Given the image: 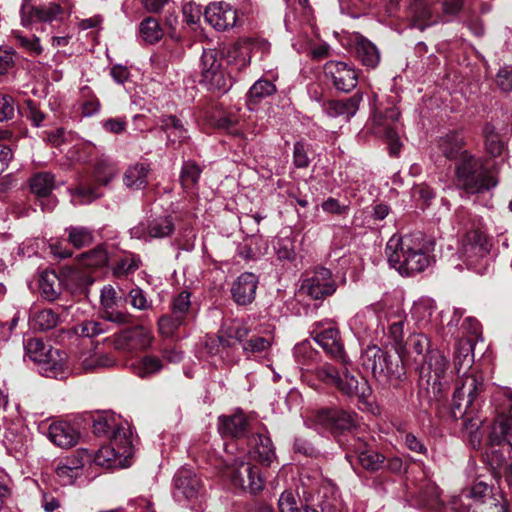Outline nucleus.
<instances>
[{
  "mask_svg": "<svg viewBox=\"0 0 512 512\" xmlns=\"http://www.w3.org/2000/svg\"><path fill=\"white\" fill-rule=\"evenodd\" d=\"M313 333L315 334L314 340L324 351L343 365L340 370L328 363L321 365L316 369L318 379L335 386L341 393L349 397L365 398L370 393V388L366 380L349 370L348 366L351 362L345 354L339 331L330 326L320 332L313 331Z\"/></svg>",
  "mask_w": 512,
  "mask_h": 512,
  "instance_id": "nucleus-1",
  "label": "nucleus"
},
{
  "mask_svg": "<svg viewBox=\"0 0 512 512\" xmlns=\"http://www.w3.org/2000/svg\"><path fill=\"white\" fill-rule=\"evenodd\" d=\"M385 254L389 265L405 276L420 273L431 263L421 235H393L386 244Z\"/></svg>",
  "mask_w": 512,
  "mask_h": 512,
  "instance_id": "nucleus-2",
  "label": "nucleus"
},
{
  "mask_svg": "<svg viewBox=\"0 0 512 512\" xmlns=\"http://www.w3.org/2000/svg\"><path fill=\"white\" fill-rule=\"evenodd\" d=\"M455 175L457 187L470 194L482 193L498 183L485 161L471 153H464L456 162Z\"/></svg>",
  "mask_w": 512,
  "mask_h": 512,
  "instance_id": "nucleus-3",
  "label": "nucleus"
},
{
  "mask_svg": "<svg viewBox=\"0 0 512 512\" xmlns=\"http://www.w3.org/2000/svg\"><path fill=\"white\" fill-rule=\"evenodd\" d=\"M26 355L40 366L47 377L58 378L67 369V355L64 351L53 348L41 339L33 338L25 343Z\"/></svg>",
  "mask_w": 512,
  "mask_h": 512,
  "instance_id": "nucleus-4",
  "label": "nucleus"
},
{
  "mask_svg": "<svg viewBox=\"0 0 512 512\" xmlns=\"http://www.w3.org/2000/svg\"><path fill=\"white\" fill-rule=\"evenodd\" d=\"M200 82L210 91L226 93L231 88L228 78L222 67L220 53L214 49L204 50L200 62Z\"/></svg>",
  "mask_w": 512,
  "mask_h": 512,
  "instance_id": "nucleus-5",
  "label": "nucleus"
},
{
  "mask_svg": "<svg viewBox=\"0 0 512 512\" xmlns=\"http://www.w3.org/2000/svg\"><path fill=\"white\" fill-rule=\"evenodd\" d=\"M226 477L231 485L242 491L257 493L264 488V478L259 467L236 458L227 466Z\"/></svg>",
  "mask_w": 512,
  "mask_h": 512,
  "instance_id": "nucleus-6",
  "label": "nucleus"
},
{
  "mask_svg": "<svg viewBox=\"0 0 512 512\" xmlns=\"http://www.w3.org/2000/svg\"><path fill=\"white\" fill-rule=\"evenodd\" d=\"M483 391V379L474 374H464L453 393L451 413L454 418L463 417L467 409L474 404L477 396Z\"/></svg>",
  "mask_w": 512,
  "mask_h": 512,
  "instance_id": "nucleus-7",
  "label": "nucleus"
},
{
  "mask_svg": "<svg viewBox=\"0 0 512 512\" xmlns=\"http://www.w3.org/2000/svg\"><path fill=\"white\" fill-rule=\"evenodd\" d=\"M316 429L333 434L348 431L356 425V414L338 408H322L311 419Z\"/></svg>",
  "mask_w": 512,
  "mask_h": 512,
  "instance_id": "nucleus-8",
  "label": "nucleus"
},
{
  "mask_svg": "<svg viewBox=\"0 0 512 512\" xmlns=\"http://www.w3.org/2000/svg\"><path fill=\"white\" fill-rule=\"evenodd\" d=\"M400 112L396 106L387 107L384 111H377L374 115L376 132L385 136L391 155H397L400 151L399 141Z\"/></svg>",
  "mask_w": 512,
  "mask_h": 512,
  "instance_id": "nucleus-9",
  "label": "nucleus"
},
{
  "mask_svg": "<svg viewBox=\"0 0 512 512\" xmlns=\"http://www.w3.org/2000/svg\"><path fill=\"white\" fill-rule=\"evenodd\" d=\"M420 374L421 377H428V391L433 393L434 398L439 400L440 394L444 389V384L441 378L444 375L448 361L446 357L438 350H432L428 353L427 357L421 362Z\"/></svg>",
  "mask_w": 512,
  "mask_h": 512,
  "instance_id": "nucleus-10",
  "label": "nucleus"
},
{
  "mask_svg": "<svg viewBox=\"0 0 512 512\" xmlns=\"http://www.w3.org/2000/svg\"><path fill=\"white\" fill-rule=\"evenodd\" d=\"M173 495L179 502L196 501L204 494L202 479L189 468L179 469L174 476Z\"/></svg>",
  "mask_w": 512,
  "mask_h": 512,
  "instance_id": "nucleus-11",
  "label": "nucleus"
},
{
  "mask_svg": "<svg viewBox=\"0 0 512 512\" xmlns=\"http://www.w3.org/2000/svg\"><path fill=\"white\" fill-rule=\"evenodd\" d=\"M336 289L337 285L331 271L324 267L317 268L301 285V291L315 300L331 296Z\"/></svg>",
  "mask_w": 512,
  "mask_h": 512,
  "instance_id": "nucleus-12",
  "label": "nucleus"
},
{
  "mask_svg": "<svg viewBox=\"0 0 512 512\" xmlns=\"http://www.w3.org/2000/svg\"><path fill=\"white\" fill-rule=\"evenodd\" d=\"M153 339L150 330L143 326H135L115 334L113 345L117 350L134 352L149 348Z\"/></svg>",
  "mask_w": 512,
  "mask_h": 512,
  "instance_id": "nucleus-13",
  "label": "nucleus"
},
{
  "mask_svg": "<svg viewBox=\"0 0 512 512\" xmlns=\"http://www.w3.org/2000/svg\"><path fill=\"white\" fill-rule=\"evenodd\" d=\"M204 18L215 30L226 31L236 25L237 12L229 3L212 2L205 8Z\"/></svg>",
  "mask_w": 512,
  "mask_h": 512,
  "instance_id": "nucleus-14",
  "label": "nucleus"
},
{
  "mask_svg": "<svg viewBox=\"0 0 512 512\" xmlns=\"http://www.w3.org/2000/svg\"><path fill=\"white\" fill-rule=\"evenodd\" d=\"M324 73L339 91L349 92L357 85L358 75L355 69L342 61L327 62Z\"/></svg>",
  "mask_w": 512,
  "mask_h": 512,
  "instance_id": "nucleus-15",
  "label": "nucleus"
},
{
  "mask_svg": "<svg viewBox=\"0 0 512 512\" xmlns=\"http://www.w3.org/2000/svg\"><path fill=\"white\" fill-rule=\"evenodd\" d=\"M490 245L486 236L478 229L470 230L464 236L459 253L470 264L489 253Z\"/></svg>",
  "mask_w": 512,
  "mask_h": 512,
  "instance_id": "nucleus-16",
  "label": "nucleus"
},
{
  "mask_svg": "<svg viewBox=\"0 0 512 512\" xmlns=\"http://www.w3.org/2000/svg\"><path fill=\"white\" fill-rule=\"evenodd\" d=\"M174 231V224L169 217L154 219L149 224H139L131 228L130 233L133 238L152 239L164 238L170 236Z\"/></svg>",
  "mask_w": 512,
  "mask_h": 512,
  "instance_id": "nucleus-17",
  "label": "nucleus"
},
{
  "mask_svg": "<svg viewBox=\"0 0 512 512\" xmlns=\"http://www.w3.org/2000/svg\"><path fill=\"white\" fill-rule=\"evenodd\" d=\"M160 129L166 134L167 146L178 148L190 138L183 122L174 115H162L159 118Z\"/></svg>",
  "mask_w": 512,
  "mask_h": 512,
  "instance_id": "nucleus-18",
  "label": "nucleus"
},
{
  "mask_svg": "<svg viewBox=\"0 0 512 512\" xmlns=\"http://www.w3.org/2000/svg\"><path fill=\"white\" fill-rule=\"evenodd\" d=\"M506 406L508 414L502 413L492 426L489 435V441L492 445L506 443L512 447V393L508 395Z\"/></svg>",
  "mask_w": 512,
  "mask_h": 512,
  "instance_id": "nucleus-19",
  "label": "nucleus"
},
{
  "mask_svg": "<svg viewBox=\"0 0 512 512\" xmlns=\"http://www.w3.org/2000/svg\"><path fill=\"white\" fill-rule=\"evenodd\" d=\"M250 332L249 326L237 319L223 321L219 331L218 340L223 347H232L236 343H243Z\"/></svg>",
  "mask_w": 512,
  "mask_h": 512,
  "instance_id": "nucleus-20",
  "label": "nucleus"
},
{
  "mask_svg": "<svg viewBox=\"0 0 512 512\" xmlns=\"http://www.w3.org/2000/svg\"><path fill=\"white\" fill-rule=\"evenodd\" d=\"M47 436L56 446L70 448L77 444L80 434L70 423L56 421L49 425Z\"/></svg>",
  "mask_w": 512,
  "mask_h": 512,
  "instance_id": "nucleus-21",
  "label": "nucleus"
},
{
  "mask_svg": "<svg viewBox=\"0 0 512 512\" xmlns=\"http://www.w3.org/2000/svg\"><path fill=\"white\" fill-rule=\"evenodd\" d=\"M257 284L258 278L253 273L241 274L231 288L234 301L239 305L250 304L255 298Z\"/></svg>",
  "mask_w": 512,
  "mask_h": 512,
  "instance_id": "nucleus-22",
  "label": "nucleus"
},
{
  "mask_svg": "<svg viewBox=\"0 0 512 512\" xmlns=\"http://www.w3.org/2000/svg\"><path fill=\"white\" fill-rule=\"evenodd\" d=\"M466 142L463 134L459 131H451L441 136L437 140L439 152L449 160L459 161L464 153H469L464 149Z\"/></svg>",
  "mask_w": 512,
  "mask_h": 512,
  "instance_id": "nucleus-23",
  "label": "nucleus"
},
{
  "mask_svg": "<svg viewBox=\"0 0 512 512\" xmlns=\"http://www.w3.org/2000/svg\"><path fill=\"white\" fill-rule=\"evenodd\" d=\"M490 492V487L486 483L478 482L472 487L469 493L452 500V510L455 512H470V504H464L462 497L465 496L466 498H469L471 496L475 500L483 501L485 498H488V500L491 502V505L494 506V512H505V505L494 503V499H492L490 496Z\"/></svg>",
  "mask_w": 512,
  "mask_h": 512,
  "instance_id": "nucleus-24",
  "label": "nucleus"
},
{
  "mask_svg": "<svg viewBox=\"0 0 512 512\" xmlns=\"http://www.w3.org/2000/svg\"><path fill=\"white\" fill-rule=\"evenodd\" d=\"M248 443L251 446L250 456L269 466L275 458L274 447L270 437L263 433H256L249 438Z\"/></svg>",
  "mask_w": 512,
  "mask_h": 512,
  "instance_id": "nucleus-25",
  "label": "nucleus"
},
{
  "mask_svg": "<svg viewBox=\"0 0 512 512\" xmlns=\"http://www.w3.org/2000/svg\"><path fill=\"white\" fill-rule=\"evenodd\" d=\"M362 101V95L354 94L346 100H330L324 104V111L330 117L344 116L347 119L354 116Z\"/></svg>",
  "mask_w": 512,
  "mask_h": 512,
  "instance_id": "nucleus-26",
  "label": "nucleus"
},
{
  "mask_svg": "<svg viewBox=\"0 0 512 512\" xmlns=\"http://www.w3.org/2000/svg\"><path fill=\"white\" fill-rule=\"evenodd\" d=\"M354 457L359 465L369 472H375L384 467L385 457L377 451L368 448L363 442L356 444Z\"/></svg>",
  "mask_w": 512,
  "mask_h": 512,
  "instance_id": "nucleus-27",
  "label": "nucleus"
},
{
  "mask_svg": "<svg viewBox=\"0 0 512 512\" xmlns=\"http://www.w3.org/2000/svg\"><path fill=\"white\" fill-rule=\"evenodd\" d=\"M59 309L66 310L68 307L57 306L56 310L46 308L33 311L30 317L32 328L39 331H47L55 328L60 321Z\"/></svg>",
  "mask_w": 512,
  "mask_h": 512,
  "instance_id": "nucleus-28",
  "label": "nucleus"
},
{
  "mask_svg": "<svg viewBox=\"0 0 512 512\" xmlns=\"http://www.w3.org/2000/svg\"><path fill=\"white\" fill-rule=\"evenodd\" d=\"M219 431L224 436L240 438L248 431L249 423L242 413L220 417Z\"/></svg>",
  "mask_w": 512,
  "mask_h": 512,
  "instance_id": "nucleus-29",
  "label": "nucleus"
},
{
  "mask_svg": "<svg viewBox=\"0 0 512 512\" xmlns=\"http://www.w3.org/2000/svg\"><path fill=\"white\" fill-rule=\"evenodd\" d=\"M356 55L367 68H375L380 61V53L375 44L363 36L356 37Z\"/></svg>",
  "mask_w": 512,
  "mask_h": 512,
  "instance_id": "nucleus-30",
  "label": "nucleus"
},
{
  "mask_svg": "<svg viewBox=\"0 0 512 512\" xmlns=\"http://www.w3.org/2000/svg\"><path fill=\"white\" fill-rule=\"evenodd\" d=\"M475 343L472 338H461L455 347L454 367L459 374L461 370L470 369L474 360L473 347Z\"/></svg>",
  "mask_w": 512,
  "mask_h": 512,
  "instance_id": "nucleus-31",
  "label": "nucleus"
},
{
  "mask_svg": "<svg viewBox=\"0 0 512 512\" xmlns=\"http://www.w3.org/2000/svg\"><path fill=\"white\" fill-rule=\"evenodd\" d=\"M133 374L140 378H148L159 373L164 364L162 360L154 355H145L131 363Z\"/></svg>",
  "mask_w": 512,
  "mask_h": 512,
  "instance_id": "nucleus-32",
  "label": "nucleus"
},
{
  "mask_svg": "<svg viewBox=\"0 0 512 512\" xmlns=\"http://www.w3.org/2000/svg\"><path fill=\"white\" fill-rule=\"evenodd\" d=\"M132 432L128 423H115L111 431V443L119 449L121 456L128 457L131 455Z\"/></svg>",
  "mask_w": 512,
  "mask_h": 512,
  "instance_id": "nucleus-33",
  "label": "nucleus"
},
{
  "mask_svg": "<svg viewBox=\"0 0 512 512\" xmlns=\"http://www.w3.org/2000/svg\"><path fill=\"white\" fill-rule=\"evenodd\" d=\"M387 352L383 351L376 345H369L362 354V365L366 368L371 369L375 377L383 372L384 359L387 356Z\"/></svg>",
  "mask_w": 512,
  "mask_h": 512,
  "instance_id": "nucleus-34",
  "label": "nucleus"
},
{
  "mask_svg": "<svg viewBox=\"0 0 512 512\" xmlns=\"http://www.w3.org/2000/svg\"><path fill=\"white\" fill-rule=\"evenodd\" d=\"M150 168L148 164L137 163L129 167L124 174V184L131 189H142L147 185Z\"/></svg>",
  "mask_w": 512,
  "mask_h": 512,
  "instance_id": "nucleus-35",
  "label": "nucleus"
},
{
  "mask_svg": "<svg viewBox=\"0 0 512 512\" xmlns=\"http://www.w3.org/2000/svg\"><path fill=\"white\" fill-rule=\"evenodd\" d=\"M138 34L147 44H155L163 38L164 31L158 20L149 16L140 22Z\"/></svg>",
  "mask_w": 512,
  "mask_h": 512,
  "instance_id": "nucleus-36",
  "label": "nucleus"
},
{
  "mask_svg": "<svg viewBox=\"0 0 512 512\" xmlns=\"http://www.w3.org/2000/svg\"><path fill=\"white\" fill-rule=\"evenodd\" d=\"M41 295L48 301H54L58 298L61 286L60 280L54 271H44L39 278Z\"/></svg>",
  "mask_w": 512,
  "mask_h": 512,
  "instance_id": "nucleus-37",
  "label": "nucleus"
},
{
  "mask_svg": "<svg viewBox=\"0 0 512 512\" xmlns=\"http://www.w3.org/2000/svg\"><path fill=\"white\" fill-rule=\"evenodd\" d=\"M30 189L37 197H47L55 188V177L50 172H39L30 178Z\"/></svg>",
  "mask_w": 512,
  "mask_h": 512,
  "instance_id": "nucleus-38",
  "label": "nucleus"
},
{
  "mask_svg": "<svg viewBox=\"0 0 512 512\" xmlns=\"http://www.w3.org/2000/svg\"><path fill=\"white\" fill-rule=\"evenodd\" d=\"M67 241L76 249H81L94 242V233L84 226H69L65 229Z\"/></svg>",
  "mask_w": 512,
  "mask_h": 512,
  "instance_id": "nucleus-39",
  "label": "nucleus"
},
{
  "mask_svg": "<svg viewBox=\"0 0 512 512\" xmlns=\"http://www.w3.org/2000/svg\"><path fill=\"white\" fill-rule=\"evenodd\" d=\"M402 348L407 354L415 353L419 359L415 358L416 362H422L428 355L430 350V341L426 335L418 333L409 336L405 346Z\"/></svg>",
  "mask_w": 512,
  "mask_h": 512,
  "instance_id": "nucleus-40",
  "label": "nucleus"
},
{
  "mask_svg": "<svg viewBox=\"0 0 512 512\" xmlns=\"http://www.w3.org/2000/svg\"><path fill=\"white\" fill-rule=\"evenodd\" d=\"M79 264L86 268H102L107 265L109 261L108 252L102 245L85 252L79 256Z\"/></svg>",
  "mask_w": 512,
  "mask_h": 512,
  "instance_id": "nucleus-41",
  "label": "nucleus"
},
{
  "mask_svg": "<svg viewBox=\"0 0 512 512\" xmlns=\"http://www.w3.org/2000/svg\"><path fill=\"white\" fill-rule=\"evenodd\" d=\"M117 172L116 165L109 158L101 157L95 163L93 178L97 183L107 185Z\"/></svg>",
  "mask_w": 512,
  "mask_h": 512,
  "instance_id": "nucleus-42",
  "label": "nucleus"
},
{
  "mask_svg": "<svg viewBox=\"0 0 512 512\" xmlns=\"http://www.w3.org/2000/svg\"><path fill=\"white\" fill-rule=\"evenodd\" d=\"M383 366V372L378 374L377 378L400 381L405 376V369L399 355L391 356L387 354Z\"/></svg>",
  "mask_w": 512,
  "mask_h": 512,
  "instance_id": "nucleus-43",
  "label": "nucleus"
},
{
  "mask_svg": "<svg viewBox=\"0 0 512 512\" xmlns=\"http://www.w3.org/2000/svg\"><path fill=\"white\" fill-rule=\"evenodd\" d=\"M227 62L241 71L250 65L251 57L247 47L234 44L226 51Z\"/></svg>",
  "mask_w": 512,
  "mask_h": 512,
  "instance_id": "nucleus-44",
  "label": "nucleus"
},
{
  "mask_svg": "<svg viewBox=\"0 0 512 512\" xmlns=\"http://www.w3.org/2000/svg\"><path fill=\"white\" fill-rule=\"evenodd\" d=\"M272 341L270 338L262 336H253L245 339L242 343V350L247 356L252 354H259L266 352L270 349Z\"/></svg>",
  "mask_w": 512,
  "mask_h": 512,
  "instance_id": "nucleus-45",
  "label": "nucleus"
},
{
  "mask_svg": "<svg viewBox=\"0 0 512 512\" xmlns=\"http://www.w3.org/2000/svg\"><path fill=\"white\" fill-rule=\"evenodd\" d=\"M275 92L276 86L271 81L260 79L249 89L248 96L254 102H259L265 97L273 95Z\"/></svg>",
  "mask_w": 512,
  "mask_h": 512,
  "instance_id": "nucleus-46",
  "label": "nucleus"
},
{
  "mask_svg": "<svg viewBox=\"0 0 512 512\" xmlns=\"http://www.w3.org/2000/svg\"><path fill=\"white\" fill-rule=\"evenodd\" d=\"M141 260L135 254H128L119 259L113 268L117 276L126 275L135 272L140 267Z\"/></svg>",
  "mask_w": 512,
  "mask_h": 512,
  "instance_id": "nucleus-47",
  "label": "nucleus"
},
{
  "mask_svg": "<svg viewBox=\"0 0 512 512\" xmlns=\"http://www.w3.org/2000/svg\"><path fill=\"white\" fill-rule=\"evenodd\" d=\"M72 201L76 204H87L100 197V194L94 187L81 183L71 192Z\"/></svg>",
  "mask_w": 512,
  "mask_h": 512,
  "instance_id": "nucleus-48",
  "label": "nucleus"
},
{
  "mask_svg": "<svg viewBox=\"0 0 512 512\" xmlns=\"http://www.w3.org/2000/svg\"><path fill=\"white\" fill-rule=\"evenodd\" d=\"M185 323V319L179 315H165L158 321L159 331L162 335L170 337L174 332Z\"/></svg>",
  "mask_w": 512,
  "mask_h": 512,
  "instance_id": "nucleus-49",
  "label": "nucleus"
},
{
  "mask_svg": "<svg viewBox=\"0 0 512 512\" xmlns=\"http://www.w3.org/2000/svg\"><path fill=\"white\" fill-rule=\"evenodd\" d=\"M200 174L201 169L196 163L192 161L185 162L180 175L182 186L184 188L194 186L197 184Z\"/></svg>",
  "mask_w": 512,
  "mask_h": 512,
  "instance_id": "nucleus-50",
  "label": "nucleus"
},
{
  "mask_svg": "<svg viewBox=\"0 0 512 512\" xmlns=\"http://www.w3.org/2000/svg\"><path fill=\"white\" fill-rule=\"evenodd\" d=\"M12 138V132L9 130L0 129V175L8 167L9 162L13 158V149L9 145H4L2 142L9 141Z\"/></svg>",
  "mask_w": 512,
  "mask_h": 512,
  "instance_id": "nucleus-51",
  "label": "nucleus"
},
{
  "mask_svg": "<svg viewBox=\"0 0 512 512\" xmlns=\"http://www.w3.org/2000/svg\"><path fill=\"white\" fill-rule=\"evenodd\" d=\"M274 250L280 260H292L295 257L294 240L291 237L278 238Z\"/></svg>",
  "mask_w": 512,
  "mask_h": 512,
  "instance_id": "nucleus-52",
  "label": "nucleus"
},
{
  "mask_svg": "<svg viewBox=\"0 0 512 512\" xmlns=\"http://www.w3.org/2000/svg\"><path fill=\"white\" fill-rule=\"evenodd\" d=\"M191 294L190 292L184 290L181 291L172 301L171 304V312H173V315H179L182 318L186 319L190 307H191V301H190Z\"/></svg>",
  "mask_w": 512,
  "mask_h": 512,
  "instance_id": "nucleus-53",
  "label": "nucleus"
},
{
  "mask_svg": "<svg viewBox=\"0 0 512 512\" xmlns=\"http://www.w3.org/2000/svg\"><path fill=\"white\" fill-rule=\"evenodd\" d=\"M118 457H122L119 449L111 443V445L102 446L97 451L95 462L101 466H111Z\"/></svg>",
  "mask_w": 512,
  "mask_h": 512,
  "instance_id": "nucleus-54",
  "label": "nucleus"
},
{
  "mask_svg": "<svg viewBox=\"0 0 512 512\" xmlns=\"http://www.w3.org/2000/svg\"><path fill=\"white\" fill-rule=\"evenodd\" d=\"M35 11V15L38 21L52 22L58 19V16L62 14L63 9L59 4L50 3L47 6L38 7V9H31Z\"/></svg>",
  "mask_w": 512,
  "mask_h": 512,
  "instance_id": "nucleus-55",
  "label": "nucleus"
},
{
  "mask_svg": "<svg viewBox=\"0 0 512 512\" xmlns=\"http://www.w3.org/2000/svg\"><path fill=\"white\" fill-rule=\"evenodd\" d=\"M127 300L135 309L146 311L152 308V303L146 297L144 291L138 287L133 288L127 295Z\"/></svg>",
  "mask_w": 512,
  "mask_h": 512,
  "instance_id": "nucleus-56",
  "label": "nucleus"
},
{
  "mask_svg": "<svg viewBox=\"0 0 512 512\" xmlns=\"http://www.w3.org/2000/svg\"><path fill=\"white\" fill-rule=\"evenodd\" d=\"M55 473L63 485L72 484L80 474L77 472V466L70 467V463L63 462L62 460L56 466Z\"/></svg>",
  "mask_w": 512,
  "mask_h": 512,
  "instance_id": "nucleus-57",
  "label": "nucleus"
},
{
  "mask_svg": "<svg viewBox=\"0 0 512 512\" xmlns=\"http://www.w3.org/2000/svg\"><path fill=\"white\" fill-rule=\"evenodd\" d=\"M484 133L487 151L493 156L500 155L503 150V144L500 141L498 135L494 133L493 128L490 126H486L484 129Z\"/></svg>",
  "mask_w": 512,
  "mask_h": 512,
  "instance_id": "nucleus-58",
  "label": "nucleus"
},
{
  "mask_svg": "<svg viewBox=\"0 0 512 512\" xmlns=\"http://www.w3.org/2000/svg\"><path fill=\"white\" fill-rule=\"evenodd\" d=\"M76 333L82 337H94L101 333H103L105 330L103 328V323L96 322L93 320H87L82 323H80L76 327Z\"/></svg>",
  "mask_w": 512,
  "mask_h": 512,
  "instance_id": "nucleus-59",
  "label": "nucleus"
},
{
  "mask_svg": "<svg viewBox=\"0 0 512 512\" xmlns=\"http://www.w3.org/2000/svg\"><path fill=\"white\" fill-rule=\"evenodd\" d=\"M395 320L389 319V333L391 338L394 340L395 344L399 349H402L403 345V337H404V317L402 315H396Z\"/></svg>",
  "mask_w": 512,
  "mask_h": 512,
  "instance_id": "nucleus-60",
  "label": "nucleus"
},
{
  "mask_svg": "<svg viewBox=\"0 0 512 512\" xmlns=\"http://www.w3.org/2000/svg\"><path fill=\"white\" fill-rule=\"evenodd\" d=\"M293 162L297 168H306L310 163L307 146L302 141H298L294 144Z\"/></svg>",
  "mask_w": 512,
  "mask_h": 512,
  "instance_id": "nucleus-61",
  "label": "nucleus"
},
{
  "mask_svg": "<svg viewBox=\"0 0 512 512\" xmlns=\"http://www.w3.org/2000/svg\"><path fill=\"white\" fill-rule=\"evenodd\" d=\"M116 423V418L113 415L100 416L93 422V432L96 435L111 434V431Z\"/></svg>",
  "mask_w": 512,
  "mask_h": 512,
  "instance_id": "nucleus-62",
  "label": "nucleus"
},
{
  "mask_svg": "<svg viewBox=\"0 0 512 512\" xmlns=\"http://www.w3.org/2000/svg\"><path fill=\"white\" fill-rule=\"evenodd\" d=\"M113 364V360L104 355H90L82 361L85 371H93L100 367H109Z\"/></svg>",
  "mask_w": 512,
  "mask_h": 512,
  "instance_id": "nucleus-63",
  "label": "nucleus"
},
{
  "mask_svg": "<svg viewBox=\"0 0 512 512\" xmlns=\"http://www.w3.org/2000/svg\"><path fill=\"white\" fill-rule=\"evenodd\" d=\"M496 84L504 92L512 90V66H505L499 69L496 75Z\"/></svg>",
  "mask_w": 512,
  "mask_h": 512,
  "instance_id": "nucleus-64",
  "label": "nucleus"
}]
</instances>
